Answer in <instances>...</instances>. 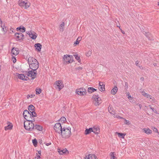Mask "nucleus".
Returning <instances> with one entry per match:
<instances>
[{
    "instance_id": "nucleus-40",
    "label": "nucleus",
    "mask_w": 159,
    "mask_h": 159,
    "mask_svg": "<svg viewBox=\"0 0 159 159\" xmlns=\"http://www.w3.org/2000/svg\"><path fill=\"white\" fill-rule=\"evenodd\" d=\"M99 89L101 92L104 91L105 90V86H103L102 87H99Z\"/></svg>"
},
{
    "instance_id": "nucleus-15",
    "label": "nucleus",
    "mask_w": 159,
    "mask_h": 159,
    "mask_svg": "<svg viewBox=\"0 0 159 159\" xmlns=\"http://www.w3.org/2000/svg\"><path fill=\"white\" fill-rule=\"evenodd\" d=\"M42 45L41 43H36L34 44V47L35 48V50L38 52H40L42 48Z\"/></svg>"
},
{
    "instance_id": "nucleus-34",
    "label": "nucleus",
    "mask_w": 159,
    "mask_h": 159,
    "mask_svg": "<svg viewBox=\"0 0 159 159\" xmlns=\"http://www.w3.org/2000/svg\"><path fill=\"white\" fill-rule=\"evenodd\" d=\"M36 94H40L42 92V89L40 88H39V89H38L36 88Z\"/></svg>"
},
{
    "instance_id": "nucleus-7",
    "label": "nucleus",
    "mask_w": 159,
    "mask_h": 159,
    "mask_svg": "<svg viewBox=\"0 0 159 159\" xmlns=\"http://www.w3.org/2000/svg\"><path fill=\"white\" fill-rule=\"evenodd\" d=\"M53 128L56 132L58 134L60 133V132L61 130V129H62L61 123H56L54 126Z\"/></svg>"
},
{
    "instance_id": "nucleus-22",
    "label": "nucleus",
    "mask_w": 159,
    "mask_h": 159,
    "mask_svg": "<svg viewBox=\"0 0 159 159\" xmlns=\"http://www.w3.org/2000/svg\"><path fill=\"white\" fill-rule=\"evenodd\" d=\"M93 128L92 127L89 129H86L85 131L84 134L86 135H87L89 134L91 132H93Z\"/></svg>"
},
{
    "instance_id": "nucleus-52",
    "label": "nucleus",
    "mask_w": 159,
    "mask_h": 159,
    "mask_svg": "<svg viewBox=\"0 0 159 159\" xmlns=\"http://www.w3.org/2000/svg\"><path fill=\"white\" fill-rule=\"evenodd\" d=\"M128 98L129 100H131L132 99V97L129 94L128 95Z\"/></svg>"
},
{
    "instance_id": "nucleus-57",
    "label": "nucleus",
    "mask_w": 159,
    "mask_h": 159,
    "mask_svg": "<svg viewBox=\"0 0 159 159\" xmlns=\"http://www.w3.org/2000/svg\"><path fill=\"white\" fill-rule=\"evenodd\" d=\"M76 70H81L83 68L82 67H78L77 68H76Z\"/></svg>"
},
{
    "instance_id": "nucleus-4",
    "label": "nucleus",
    "mask_w": 159,
    "mask_h": 159,
    "mask_svg": "<svg viewBox=\"0 0 159 159\" xmlns=\"http://www.w3.org/2000/svg\"><path fill=\"white\" fill-rule=\"evenodd\" d=\"M92 99L94 100V105L96 106H99L102 103L101 99L98 97V95L94 94L92 96Z\"/></svg>"
},
{
    "instance_id": "nucleus-12",
    "label": "nucleus",
    "mask_w": 159,
    "mask_h": 159,
    "mask_svg": "<svg viewBox=\"0 0 159 159\" xmlns=\"http://www.w3.org/2000/svg\"><path fill=\"white\" fill-rule=\"evenodd\" d=\"M29 35L30 38L33 39H35L37 36V35L36 33L33 32H28L27 33Z\"/></svg>"
},
{
    "instance_id": "nucleus-51",
    "label": "nucleus",
    "mask_w": 159,
    "mask_h": 159,
    "mask_svg": "<svg viewBox=\"0 0 159 159\" xmlns=\"http://www.w3.org/2000/svg\"><path fill=\"white\" fill-rule=\"evenodd\" d=\"M125 89L127 90L128 88V84L127 83H125Z\"/></svg>"
},
{
    "instance_id": "nucleus-42",
    "label": "nucleus",
    "mask_w": 159,
    "mask_h": 159,
    "mask_svg": "<svg viewBox=\"0 0 159 159\" xmlns=\"http://www.w3.org/2000/svg\"><path fill=\"white\" fill-rule=\"evenodd\" d=\"M142 93V94L145 97H148V94L145 93V92L144 91H142L141 92Z\"/></svg>"
},
{
    "instance_id": "nucleus-58",
    "label": "nucleus",
    "mask_w": 159,
    "mask_h": 159,
    "mask_svg": "<svg viewBox=\"0 0 159 159\" xmlns=\"http://www.w3.org/2000/svg\"><path fill=\"white\" fill-rule=\"evenodd\" d=\"M139 61L137 60L135 61V64L137 66H138V64H139Z\"/></svg>"
},
{
    "instance_id": "nucleus-10",
    "label": "nucleus",
    "mask_w": 159,
    "mask_h": 159,
    "mask_svg": "<svg viewBox=\"0 0 159 159\" xmlns=\"http://www.w3.org/2000/svg\"><path fill=\"white\" fill-rule=\"evenodd\" d=\"M55 85H56L59 89V91H60L64 86L63 82L61 80H58L55 82Z\"/></svg>"
},
{
    "instance_id": "nucleus-35",
    "label": "nucleus",
    "mask_w": 159,
    "mask_h": 159,
    "mask_svg": "<svg viewBox=\"0 0 159 159\" xmlns=\"http://www.w3.org/2000/svg\"><path fill=\"white\" fill-rule=\"evenodd\" d=\"M78 90H81L85 94H86L87 93V91L86 90L83 88H81L79 89H78Z\"/></svg>"
},
{
    "instance_id": "nucleus-56",
    "label": "nucleus",
    "mask_w": 159,
    "mask_h": 159,
    "mask_svg": "<svg viewBox=\"0 0 159 159\" xmlns=\"http://www.w3.org/2000/svg\"><path fill=\"white\" fill-rule=\"evenodd\" d=\"M64 26H65V23H64V22H62L61 24H60V26L61 27H62L63 26L64 27Z\"/></svg>"
},
{
    "instance_id": "nucleus-1",
    "label": "nucleus",
    "mask_w": 159,
    "mask_h": 159,
    "mask_svg": "<svg viewBox=\"0 0 159 159\" xmlns=\"http://www.w3.org/2000/svg\"><path fill=\"white\" fill-rule=\"evenodd\" d=\"M70 130L71 128L70 127L67 128L64 127L61 129L59 134L61 135L62 138L66 139H68L71 135Z\"/></svg>"
},
{
    "instance_id": "nucleus-6",
    "label": "nucleus",
    "mask_w": 159,
    "mask_h": 159,
    "mask_svg": "<svg viewBox=\"0 0 159 159\" xmlns=\"http://www.w3.org/2000/svg\"><path fill=\"white\" fill-rule=\"evenodd\" d=\"M31 113L30 112L28 111L27 110H25L23 113V115L24 118L26 120H29V119H32Z\"/></svg>"
},
{
    "instance_id": "nucleus-31",
    "label": "nucleus",
    "mask_w": 159,
    "mask_h": 159,
    "mask_svg": "<svg viewBox=\"0 0 159 159\" xmlns=\"http://www.w3.org/2000/svg\"><path fill=\"white\" fill-rule=\"evenodd\" d=\"M110 106H109L108 108V110L110 113L112 114H114L115 113V111L114 110L113 108H112L111 107L110 108Z\"/></svg>"
},
{
    "instance_id": "nucleus-14",
    "label": "nucleus",
    "mask_w": 159,
    "mask_h": 159,
    "mask_svg": "<svg viewBox=\"0 0 159 159\" xmlns=\"http://www.w3.org/2000/svg\"><path fill=\"white\" fill-rule=\"evenodd\" d=\"M58 151L60 155H63L66 154V152L67 153H69L68 151L67 150L66 148L65 149H62L61 148H58Z\"/></svg>"
},
{
    "instance_id": "nucleus-18",
    "label": "nucleus",
    "mask_w": 159,
    "mask_h": 159,
    "mask_svg": "<svg viewBox=\"0 0 159 159\" xmlns=\"http://www.w3.org/2000/svg\"><path fill=\"white\" fill-rule=\"evenodd\" d=\"M31 120H30V119L29 120H26V121H25L24 123V126L25 129H29V128L28 127L29 124V123L31 122ZM29 129H30V128H29Z\"/></svg>"
},
{
    "instance_id": "nucleus-55",
    "label": "nucleus",
    "mask_w": 159,
    "mask_h": 159,
    "mask_svg": "<svg viewBox=\"0 0 159 159\" xmlns=\"http://www.w3.org/2000/svg\"><path fill=\"white\" fill-rule=\"evenodd\" d=\"M111 153H112V154H111V157L112 158H116V157H115L114 156V153L113 152H111Z\"/></svg>"
},
{
    "instance_id": "nucleus-29",
    "label": "nucleus",
    "mask_w": 159,
    "mask_h": 159,
    "mask_svg": "<svg viewBox=\"0 0 159 159\" xmlns=\"http://www.w3.org/2000/svg\"><path fill=\"white\" fill-rule=\"evenodd\" d=\"M82 39V37H79L76 40V41L74 42V45L75 46L78 44Z\"/></svg>"
},
{
    "instance_id": "nucleus-23",
    "label": "nucleus",
    "mask_w": 159,
    "mask_h": 159,
    "mask_svg": "<svg viewBox=\"0 0 159 159\" xmlns=\"http://www.w3.org/2000/svg\"><path fill=\"white\" fill-rule=\"evenodd\" d=\"M28 111L30 112V111H35V107L32 105L30 104L29 105L28 107Z\"/></svg>"
},
{
    "instance_id": "nucleus-17",
    "label": "nucleus",
    "mask_w": 159,
    "mask_h": 159,
    "mask_svg": "<svg viewBox=\"0 0 159 159\" xmlns=\"http://www.w3.org/2000/svg\"><path fill=\"white\" fill-rule=\"evenodd\" d=\"M28 128H30V130L29 129H25L27 130L28 131H32L33 130V129H34V123L33 122V121H31V122L29 123V125L28 126Z\"/></svg>"
},
{
    "instance_id": "nucleus-26",
    "label": "nucleus",
    "mask_w": 159,
    "mask_h": 159,
    "mask_svg": "<svg viewBox=\"0 0 159 159\" xmlns=\"http://www.w3.org/2000/svg\"><path fill=\"white\" fill-rule=\"evenodd\" d=\"M97 90V89H96L93 87H90L88 88L87 91L88 93H93V92L96 91Z\"/></svg>"
},
{
    "instance_id": "nucleus-21",
    "label": "nucleus",
    "mask_w": 159,
    "mask_h": 159,
    "mask_svg": "<svg viewBox=\"0 0 159 159\" xmlns=\"http://www.w3.org/2000/svg\"><path fill=\"white\" fill-rule=\"evenodd\" d=\"M16 76L19 79L22 80H24V78H25V75L23 74H19L18 73H16Z\"/></svg>"
},
{
    "instance_id": "nucleus-54",
    "label": "nucleus",
    "mask_w": 159,
    "mask_h": 159,
    "mask_svg": "<svg viewBox=\"0 0 159 159\" xmlns=\"http://www.w3.org/2000/svg\"><path fill=\"white\" fill-rule=\"evenodd\" d=\"M149 107L150 109H151V110H152V111H154V108L152 107V106L151 105H149Z\"/></svg>"
},
{
    "instance_id": "nucleus-13",
    "label": "nucleus",
    "mask_w": 159,
    "mask_h": 159,
    "mask_svg": "<svg viewBox=\"0 0 159 159\" xmlns=\"http://www.w3.org/2000/svg\"><path fill=\"white\" fill-rule=\"evenodd\" d=\"M27 61L28 64L30 63L31 64L38 62L37 60L36 59L33 57H29L28 58Z\"/></svg>"
},
{
    "instance_id": "nucleus-11",
    "label": "nucleus",
    "mask_w": 159,
    "mask_h": 159,
    "mask_svg": "<svg viewBox=\"0 0 159 159\" xmlns=\"http://www.w3.org/2000/svg\"><path fill=\"white\" fill-rule=\"evenodd\" d=\"M19 52L20 50L18 48L13 47L11 49V53L15 56L18 55Z\"/></svg>"
},
{
    "instance_id": "nucleus-59",
    "label": "nucleus",
    "mask_w": 159,
    "mask_h": 159,
    "mask_svg": "<svg viewBox=\"0 0 159 159\" xmlns=\"http://www.w3.org/2000/svg\"><path fill=\"white\" fill-rule=\"evenodd\" d=\"M2 24L1 25V27L2 28V27H4L5 26V23H3V24Z\"/></svg>"
},
{
    "instance_id": "nucleus-33",
    "label": "nucleus",
    "mask_w": 159,
    "mask_h": 159,
    "mask_svg": "<svg viewBox=\"0 0 159 159\" xmlns=\"http://www.w3.org/2000/svg\"><path fill=\"white\" fill-rule=\"evenodd\" d=\"M32 143L35 147H36L37 145V141L36 139L32 140Z\"/></svg>"
},
{
    "instance_id": "nucleus-24",
    "label": "nucleus",
    "mask_w": 159,
    "mask_h": 159,
    "mask_svg": "<svg viewBox=\"0 0 159 159\" xmlns=\"http://www.w3.org/2000/svg\"><path fill=\"white\" fill-rule=\"evenodd\" d=\"M143 132L147 134H151L152 133V131L150 129L148 128H143Z\"/></svg>"
},
{
    "instance_id": "nucleus-45",
    "label": "nucleus",
    "mask_w": 159,
    "mask_h": 159,
    "mask_svg": "<svg viewBox=\"0 0 159 159\" xmlns=\"http://www.w3.org/2000/svg\"><path fill=\"white\" fill-rule=\"evenodd\" d=\"M92 54L91 51H89L87 52L86 53V56L88 57L91 56Z\"/></svg>"
},
{
    "instance_id": "nucleus-46",
    "label": "nucleus",
    "mask_w": 159,
    "mask_h": 159,
    "mask_svg": "<svg viewBox=\"0 0 159 159\" xmlns=\"http://www.w3.org/2000/svg\"><path fill=\"white\" fill-rule=\"evenodd\" d=\"M123 119H124L125 120V122H124L125 124L128 125H129L130 124V122L129 121L125 119L124 118Z\"/></svg>"
},
{
    "instance_id": "nucleus-2",
    "label": "nucleus",
    "mask_w": 159,
    "mask_h": 159,
    "mask_svg": "<svg viewBox=\"0 0 159 159\" xmlns=\"http://www.w3.org/2000/svg\"><path fill=\"white\" fill-rule=\"evenodd\" d=\"M73 57L72 55L66 54L64 55L63 57L62 61L64 64H67L71 63L73 61Z\"/></svg>"
},
{
    "instance_id": "nucleus-39",
    "label": "nucleus",
    "mask_w": 159,
    "mask_h": 159,
    "mask_svg": "<svg viewBox=\"0 0 159 159\" xmlns=\"http://www.w3.org/2000/svg\"><path fill=\"white\" fill-rule=\"evenodd\" d=\"M152 129L154 132L157 133L158 135H159V132H158V129L156 128L153 127H152Z\"/></svg>"
},
{
    "instance_id": "nucleus-5",
    "label": "nucleus",
    "mask_w": 159,
    "mask_h": 159,
    "mask_svg": "<svg viewBox=\"0 0 159 159\" xmlns=\"http://www.w3.org/2000/svg\"><path fill=\"white\" fill-rule=\"evenodd\" d=\"M14 36L16 37L15 39L17 41H21L24 40V35L22 33H15Z\"/></svg>"
},
{
    "instance_id": "nucleus-3",
    "label": "nucleus",
    "mask_w": 159,
    "mask_h": 159,
    "mask_svg": "<svg viewBox=\"0 0 159 159\" xmlns=\"http://www.w3.org/2000/svg\"><path fill=\"white\" fill-rule=\"evenodd\" d=\"M28 1L26 0L25 1L24 0H19L18 2L19 5L22 7V9H26L28 8L30 5V3L27 2Z\"/></svg>"
},
{
    "instance_id": "nucleus-53",
    "label": "nucleus",
    "mask_w": 159,
    "mask_h": 159,
    "mask_svg": "<svg viewBox=\"0 0 159 159\" xmlns=\"http://www.w3.org/2000/svg\"><path fill=\"white\" fill-rule=\"evenodd\" d=\"M25 78H24V80L27 81L30 80V79L28 77L26 76V75H25Z\"/></svg>"
},
{
    "instance_id": "nucleus-16",
    "label": "nucleus",
    "mask_w": 159,
    "mask_h": 159,
    "mask_svg": "<svg viewBox=\"0 0 159 159\" xmlns=\"http://www.w3.org/2000/svg\"><path fill=\"white\" fill-rule=\"evenodd\" d=\"M7 125L4 127V129L5 130H10L12 129L13 127V125L12 124L9 122H7Z\"/></svg>"
},
{
    "instance_id": "nucleus-43",
    "label": "nucleus",
    "mask_w": 159,
    "mask_h": 159,
    "mask_svg": "<svg viewBox=\"0 0 159 159\" xmlns=\"http://www.w3.org/2000/svg\"><path fill=\"white\" fill-rule=\"evenodd\" d=\"M75 59L78 61V62L79 63H80L81 62V60L80 59V56H77L75 58Z\"/></svg>"
},
{
    "instance_id": "nucleus-47",
    "label": "nucleus",
    "mask_w": 159,
    "mask_h": 159,
    "mask_svg": "<svg viewBox=\"0 0 159 159\" xmlns=\"http://www.w3.org/2000/svg\"><path fill=\"white\" fill-rule=\"evenodd\" d=\"M99 87L105 86V83L103 82H99Z\"/></svg>"
},
{
    "instance_id": "nucleus-9",
    "label": "nucleus",
    "mask_w": 159,
    "mask_h": 159,
    "mask_svg": "<svg viewBox=\"0 0 159 159\" xmlns=\"http://www.w3.org/2000/svg\"><path fill=\"white\" fill-rule=\"evenodd\" d=\"M37 73L36 72L34 71V70H31L28 71L27 74L26 75L28 76H30L31 77L32 80L34 79L36 76Z\"/></svg>"
},
{
    "instance_id": "nucleus-32",
    "label": "nucleus",
    "mask_w": 159,
    "mask_h": 159,
    "mask_svg": "<svg viewBox=\"0 0 159 159\" xmlns=\"http://www.w3.org/2000/svg\"><path fill=\"white\" fill-rule=\"evenodd\" d=\"M59 121H60L62 123H65V122L66 121V119L64 117H62L59 120Z\"/></svg>"
},
{
    "instance_id": "nucleus-30",
    "label": "nucleus",
    "mask_w": 159,
    "mask_h": 159,
    "mask_svg": "<svg viewBox=\"0 0 159 159\" xmlns=\"http://www.w3.org/2000/svg\"><path fill=\"white\" fill-rule=\"evenodd\" d=\"M116 134H118V136L121 137V138L124 139L125 135H126V133H122L117 132Z\"/></svg>"
},
{
    "instance_id": "nucleus-64",
    "label": "nucleus",
    "mask_w": 159,
    "mask_h": 159,
    "mask_svg": "<svg viewBox=\"0 0 159 159\" xmlns=\"http://www.w3.org/2000/svg\"><path fill=\"white\" fill-rule=\"evenodd\" d=\"M38 154H39V155H41V150H39V151H38Z\"/></svg>"
},
{
    "instance_id": "nucleus-37",
    "label": "nucleus",
    "mask_w": 159,
    "mask_h": 159,
    "mask_svg": "<svg viewBox=\"0 0 159 159\" xmlns=\"http://www.w3.org/2000/svg\"><path fill=\"white\" fill-rule=\"evenodd\" d=\"M145 36L149 39H150V36H151V34L149 32H145V34H144Z\"/></svg>"
},
{
    "instance_id": "nucleus-36",
    "label": "nucleus",
    "mask_w": 159,
    "mask_h": 159,
    "mask_svg": "<svg viewBox=\"0 0 159 159\" xmlns=\"http://www.w3.org/2000/svg\"><path fill=\"white\" fill-rule=\"evenodd\" d=\"M8 28L7 27L5 26L4 27L2 28V30L3 32V34H5L6 33L7 31Z\"/></svg>"
},
{
    "instance_id": "nucleus-28",
    "label": "nucleus",
    "mask_w": 159,
    "mask_h": 159,
    "mask_svg": "<svg viewBox=\"0 0 159 159\" xmlns=\"http://www.w3.org/2000/svg\"><path fill=\"white\" fill-rule=\"evenodd\" d=\"M76 93L77 94L80 95L81 96H84L85 95H86L83 92L81 91V90H78V89L76 90Z\"/></svg>"
},
{
    "instance_id": "nucleus-61",
    "label": "nucleus",
    "mask_w": 159,
    "mask_h": 159,
    "mask_svg": "<svg viewBox=\"0 0 159 159\" xmlns=\"http://www.w3.org/2000/svg\"><path fill=\"white\" fill-rule=\"evenodd\" d=\"M28 71H23V73H24L25 74V75H26L27 74V73L28 72Z\"/></svg>"
},
{
    "instance_id": "nucleus-38",
    "label": "nucleus",
    "mask_w": 159,
    "mask_h": 159,
    "mask_svg": "<svg viewBox=\"0 0 159 159\" xmlns=\"http://www.w3.org/2000/svg\"><path fill=\"white\" fill-rule=\"evenodd\" d=\"M32 117H36L37 116V114L36 113L35 111H30Z\"/></svg>"
},
{
    "instance_id": "nucleus-20",
    "label": "nucleus",
    "mask_w": 159,
    "mask_h": 159,
    "mask_svg": "<svg viewBox=\"0 0 159 159\" xmlns=\"http://www.w3.org/2000/svg\"><path fill=\"white\" fill-rule=\"evenodd\" d=\"M93 132L96 134H98L100 132V128L99 127H93Z\"/></svg>"
},
{
    "instance_id": "nucleus-27",
    "label": "nucleus",
    "mask_w": 159,
    "mask_h": 159,
    "mask_svg": "<svg viewBox=\"0 0 159 159\" xmlns=\"http://www.w3.org/2000/svg\"><path fill=\"white\" fill-rule=\"evenodd\" d=\"M34 129H37L39 131H42L43 130V127L42 126L38 125H34Z\"/></svg>"
},
{
    "instance_id": "nucleus-19",
    "label": "nucleus",
    "mask_w": 159,
    "mask_h": 159,
    "mask_svg": "<svg viewBox=\"0 0 159 159\" xmlns=\"http://www.w3.org/2000/svg\"><path fill=\"white\" fill-rule=\"evenodd\" d=\"M16 30L18 31H20V32L23 33L25 31L26 29L24 27L21 25L17 27Z\"/></svg>"
},
{
    "instance_id": "nucleus-60",
    "label": "nucleus",
    "mask_w": 159,
    "mask_h": 159,
    "mask_svg": "<svg viewBox=\"0 0 159 159\" xmlns=\"http://www.w3.org/2000/svg\"><path fill=\"white\" fill-rule=\"evenodd\" d=\"M13 28H11L10 30V33H11L12 32L13 33Z\"/></svg>"
},
{
    "instance_id": "nucleus-63",
    "label": "nucleus",
    "mask_w": 159,
    "mask_h": 159,
    "mask_svg": "<svg viewBox=\"0 0 159 159\" xmlns=\"http://www.w3.org/2000/svg\"><path fill=\"white\" fill-rule=\"evenodd\" d=\"M120 30H121V33L123 34H125V31L124 30H122L121 29H120Z\"/></svg>"
},
{
    "instance_id": "nucleus-49",
    "label": "nucleus",
    "mask_w": 159,
    "mask_h": 159,
    "mask_svg": "<svg viewBox=\"0 0 159 159\" xmlns=\"http://www.w3.org/2000/svg\"><path fill=\"white\" fill-rule=\"evenodd\" d=\"M92 159H98L96 156L94 154H92Z\"/></svg>"
},
{
    "instance_id": "nucleus-44",
    "label": "nucleus",
    "mask_w": 159,
    "mask_h": 159,
    "mask_svg": "<svg viewBox=\"0 0 159 159\" xmlns=\"http://www.w3.org/2000/svg\"><path fill=\"white\" fill-rule=\"evenodd\" d=\"M34 96H35L34 94H31V95L28 94L27 95L26 98L28 99L30 98H32L33 97H34Z\"/></svg>"
},
{
    "instance_id": "nucleus-8",
    "label": "nucleus",
    "mask_w": 159,
    "mask_h": 159,
    "mask_svg": "<svg viewBox=\"0 0 159 159\" xmlns=\"http://www.w3.org/2000/svg\"><path fill=\"white\" fill-rule=\"evenodd\" d=\"M30 66V68L32 69V70H34V71L37 72L36 70L39 67V62H36L35 63L31 64H29Z\"/></svg>"
},
{
    "instance_id": "nucleus-62",
    "label": "nucleus",
    "mask_w": 159,
    "mask_h": 159,
    "mask_svg": "<svg viewBox=\"0 0 159 159\" xmlns=\"http://www.w3.org/2000/svg\"><path fill=\"white\" fill-rule=\"evenodd\" d=\"M51 144V143H46V145L47 146H48L49 145H50Z\"/></svg>"
},
{
    "instance_id": "nucleus-41",
    "label": "nucleus",
    "mask_w": 159,
    "mask_h": 159,
    "mask_svg": "<svg viewBox=\"0 0 159 159\" xmlns=\"http://www.w3.org/2000/svg\"><path fill=\"white\" fill-rule=\"evenodd\" d=\"M88 156V157L87 156H86L85 159H92V154H89Z\"/></svg>"
},
{
    "instance_id": "nucleus-50",
    "label": "nucleus",
    "mask_w": 159,
    "mask_h": 159,
    "mask_svg": "<svg viewBox=\"0 0 159 159\" xmlns=\"http://www.w3.org/2000/svg\"><path fill=\"white\" fill-rule=\"evenodd\" d=\"M147 98H149L151 99H152V100H153V98H154L152 97L151 95L149 94H148V97H147Z\"/></svg>"
},
{
    "instance_id": "nucleus-25",
    "label": "nucleus",
    "mask_w": 159,
    "mask_h": 159,
    "mask_svg": "<svg viewBox=\"0 0 159 159\" xmlns=\"http://www.w3.org/2000/svg\"><path fill=\"white\" fill-rule=\"evenodd\" d=\"M118 88L116 86H115L114 87L111 91V93L113 95H115L117 92Z\"/></svg>"
},
{
    "instance_id": "nucleus-48",
    "label": "nucleus",
    "mask_w": 159,
    "mask_h": 159,
    "mask_svg": "<svg viewBox=\"0 0 159 159\" xmlns=\"http://www.w3.org/2000/svg\"><path fill=\"white\" fill-rule=\"evenodd\" d=\"M12 60H13V63H14L16 62V58L15 57H13L12 58Z\"/></svg>"
}]
</instances>
